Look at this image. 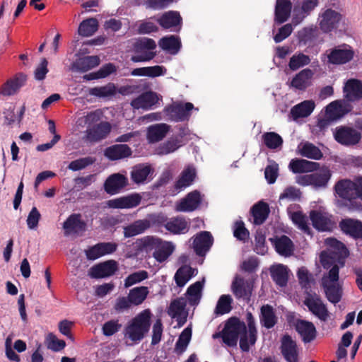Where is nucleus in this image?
<instances>
[{"instance_id": "obj_1", "label": "nucleus", "mask_w": 362, "mask_h": 362, "mask_svg": "<svg viewBox=\"0 0 362 362\" xmlns=\"http://www.w3.org/2000/svg\"><path fill=\"white\" fill-rule=\"evenodd\" d=\"M246 321L248 329L245 323L238 317H230L223 328V343L230 347L235 346L240 336V349L244 352L249 351L250 345H254L257 341V330L252 313H247Z\"/></svg>"}, {"instance_id": "obj_2", "label": "nucleus", "mask_w": 362, "mask_h": 362, "mask_svg": "<svg viewBox=\"0 0 362 362\" xmlns=\"http://www.w3.org/2000/svg\"><path fill=\"white\" fill-rule=\"evenodd\" d=\"M151 315L149 310H144L134 317L125 327V337L135 343L141 341L149 331Z\"/></svg>"}, {"instance_id": "obj_3", "label": "nucleus", "mask_w": 362, "mask_h": 362, "mask_svg": "<svg viewBox=\"0 0 362 362\" xmlns=\"http://www.w3.org/2000/svg\"><path fill=\"white\" fill-rule=\"evenodd\" d=\"M156 47L154 40L148 37L137 39L133 45L134 51L136 54L131 57L133 62H148L153 59L156 53L153 50Z\"/></svg>"}, {"instance_id": "obj_4", "label": "nucleus", "mask_w": 362, "mask_h": 362, "mask_svg": "<svg viewBox=\"0 0 362 362\" xmlns=\"http://www.w3.org/2000/svg\"><path fill=\"white\" fill-rule=\"evenodd\" d=\"M331 175L330 170L325 167L315 173L298 176L296 182L303 186L312 185L315 187H325L327 186Z\"/></svg>"}, {"instance_id": "obj_5", "label": "nucleus", "mask_w": 362, "mask_h": 362, "mask_svg": "<svg viewBox=\"0 0 362 362\" xmlns=\"http://www.w3.org/2000/svg\"><path fill=\"white\" fill-rule=\"evenodd\" d=\"M327 52H329L328 62L334 65L345 64L351 62L355 54L353 48L346 44L337 46Z\"/></svg>"}, {"instance_id": "obj_6", "label": "nucleus", "mask_w": 362, "mask_h": 362, "mask_svg": "<svg viewBox=\"0 0 362 362\" xmlns=\"http://www.w3.org/2000/svg\"><path fill=\"white\" fill-rule=\"evenodd\" d=\"M193 108L194 105L191 103H176L165 107L164 112L170 120L176 122H184L189 119L190 111Z\"/></svg>"}, {"instance_id": "obj_7", "label": "nucleus", "mask_w": 362, "mask_h": 362, "mask_svg": "<svg viewBox=\"0 0 362 362\" xmlns=\"http://www.w3.org/2000/svg\"><path fill=\"white\" fill-rule=\"evenodd\" d=\"M334 137L339 144L349 146L359 143L361 139V134L352 127L340 126L336 128Z\"/></svg>"}, {"instance_id": "obj_8", "label": "nucleus", "mask_w": 362, "mask_h": 362, "mask_svg": "<svg viewBox=\"0 0 362 362\" xmlns=\"http://www.w3.org/2000/svg\"><path fill=\"white\" fill-rule=\"evenodd\" d=\"M112 131V125L109 122L101 121L85 132L84 139L90 143H98L105 139Z\"/></svg>"}, {"instance_id": "obj_9", "label": "nucleus", "mask_w": 362, "mask_h": 362, "mask_svg": "<svg viewBox=\"0 0 362 362\" xmlns=\"http://www.w3.org/2000/svg\"><path fill=\"white\" fill-rule=\"evenodd\" d=\"M341 20V15L339 12L327 8L320 15V28L323 33H328L338 28Z\"/></svg>"}, {"instance_id": "obj_10", "label": "nucleus", "mask_w": 362, "mask_h": 362, "mask_svg": "<svg viewBox=\"0 0 362 362\" xmlns=\"http://www.w3.org/2000/svg\"><path fill=\"white\" fill-rule=\"evenodd\" d=\"M341 231L355 240H362V221L352 218H342L339 223Z\"/></svg>"}, {"instance_id": "obj_11", "label": "nucleus", "mask_w": 362, "mask_h": 362, "mask_svg": "<svg viewBox=\"0 0 362 362\" xmlns=\"http://www.w3.org/2000/svg\"><path fill=\"white\" fill-rule=\"evenodd\" d=\"M117 270L118 263L110 259L93 266L88 275L93 279H102L114 275Z\"/></svg>"}, {"instance_id": "obj_12", "label": "nucleus", "mask_w": 362, "mask_h": 362, "mask_svg": "<svg viewBox=\"0 0 362 362\" xmlns=\"http://www.w3.org/2000/svg\"><path fill=\"white\" fill-rule=\"evenodd\" d=\"M128 185L126 176L120 173H114L105 180L103 187L107 194L114 195L119 193Z\"/></svg>"}, {"instance_id": "obj_13", "label": "nucleus", "mask_w": 362, "mask_h": 362, "mask_svg": "<svg viewBox=\"0 0 362 362\" xmlns=\"http://www.w3.org/2000/svg\"><path fill=\"white\" fill-rule=\"evenodd\" d=\"M26 81L27 76L22 72H19L1 86L0 93L4 96L13 95L19 91L21 88L25 85Z\"/></svg>"}, {"instance_id": "obj_14", "label": "nucleus", "mask_w": 362, "mask_h": 362, "mask_svg": "<svg viewBox=\"0 0 362 362\" xmlns=\"http://www.w3.org/2000/svg\"><path fill=\"white\" fill-rule=\"evenodd\" d=\"M303 303L308 310L322 321H326L329 316V313L326 305L323 303L321 298L318 296L315 297L309 295L307 296Z\"/></svg>"}, {"instance_id": "obj_15", "label": "nucleus", "mask_w": 362, "mask_h": 362, "mask_svg": "<svg viewBox=\"0 0 362 362\" xmlns=\"http://www.w3.org/2000/svg\"><path fill=\"white\" fill-rule=\"evenodd\" d=\"M334 192L341 199L346 200L353 196H357L359 190V183L349 179L340 180L334 185Z\"/></svg>"}, {"instance_id": "obj_16", "label": "nucleus", "mask_w": 362, "mask_h": 362, "mask_svg": "<svg viewBox=\"0 0 362 362\" xmlns=\"http://www.w3.org/2000/svg\"><path fill=\"white\" fill-rule=\"evenodd\" d=\"M281 353L286 362H298V349L296 341L288 335L281 339Z\"/></svg>"}, {"instance_id": "obj_17", "label": "nucleus", "mask_w": 362, "mask_h": 362, "mask_svg": "<svg viewBox=\"0 0 362 362\" xmlns=\"http://www.w3.org/2000/svg\"><path fill=\"white\" fill-rule=\"evenodd\" d=\"M318 0H303L301 6H295L292 23L295 25L300 23L318 6Z\"/></svg>"}, {"instance_id": "obj_18", "label": "nucleus", "mask_w": 362, "mask_h": 362, "mask_svg": "<svg viewBox=\"0 0 362 362\" xmlns=\"http://www.w3.org/2000/svg\"><path fill=\"white\" fill-rule=\"evenodd\" d=\"M214 238L209 231L198 233L193 242V247L199 256H204L213 245Z\"/></svg>"}, {"instance_id": "obj_19", "label": "nucleus", "mask_w": 362, "mask_h": 362, "mask_svg": "<svg viewBox=\"0 0 362 362\" xmlns=\"http://www.w3.org/2000/svg\"><path fill=\"white\" fill-rule=\"evenodd\" d=\"M344 97L349 102L362 100V81L358 79H349L343 89Z\"/></svg>"}, {"instance_id": "obj_20", "label": "nucleus", "mask_w": 362, "mask_h": 362, "mask_svg": "<svg viewBox=\"0 0 362 362\" xmlns=\"http://www.w3.org/2000/svg\"><path fill=\"white\" fill-rule=\"evenodd\" d=\"M63 228L67 233H84L87 229L86 222L81 214H72L63 223Z\"/></svg>"}, {"instance_id": "obj_21", "label": "nucleus", "mask_w": 362, "mask_h": 362, "mask_svg": "<svg viewBox=\"0 0 362 362\" xmlns=\"http://www.w3.org/2000/svg\"><path fill=\"white\" fill-rule=\"evenodd\" d=\"M141 201V195L134 193L128 196L111 199L108 202V206L113 209H131L139 206Z\"/></svg>"}, {"instance_id": "obj_22", "label": "nucleus", "mask_w": 362, "mask_h": 362, "mask_svg": "<svg viewBox=\"0 0 362 362\" xmlns=\"http://www.w3.org/2000/svg\"><path fill=\"white\" fill-rule=\"evenodd\" d=\"M201 195L197 190L187 194L185 198L176 206L177 211L189 212L196 210L201 204Z\"/></svg>"}, {"instance_id": "obj_23", "label": "nucleus", "mask_w": 362, "mask_h": 362, "mask_svg": "<svg viewBox=\"0 0 362 362\" xmlns=\"http://www.w3.org/2000/svg\"><path fill=\"white\" fill-rule=\"evenodd\" d=\"M319 167L318 163L300 158L292 159L288 165L289 170L295 174L313 172L317 170Z\"/></svg>"}, {"instance_id": "obj_24", "label": "nucleus", "mask_w": 362, "mask_h": 362, "mask_svg": "<svg viewBox=\"0 0 362 362\" xmlns=\"http://www.w3.org/2000/svg\"><path fill=\"white\" fill-rule=\"evenodd\" d=\"M296 329L304 343H310L316 338V328L311 322L299 320L296 323Z\"/></svg>"}, {"instance_id": "obj_25", "label": "nucleus", "mask_w": 362, "mask_h": 362, "mask_svg": "<svg viewBox=\"0 0 362 362\" xmlns=\"http://www.w3.org/2000/svg\"><path fill=\"white\" fill-rule=\"evenodd\" d=\"M132 151L127 144H115L105 148L104 155L110 160H117L132 156Z\"/></svg>"}, {"instance_id": "obj_26", "label": "nucleus", "mask_w": 362, "mask_h": 362, "mask_svg": "<svg viewBox=\"0 0 362 362\" xmlns=\"http://www.w3.org/2000/svg\"><path fill=\"white\" fill-rule=\"evenodd\" d=\"M167 230L173 234H185L189 230V224L185 217L176 216L168 220L164 224Z\"/></svg>"}, {"instance_id": "obj_27", "label": "nucleus", "mask_w": 362, "mask_h": 362, "mask_svg": "<svg viewBox=\"0 0 362 362\" xmlns=\"http://www.w3.org/2000/svg\"><path fill=\"white\" fill-rule=\"evenodd\" d=\"M292 4L290 0H277L275 12L274 21L277 24H282L287 21L291 16Z\"/></svg>"}, {"instance_id": "obj_28", "label": "nucleus", "mask_w": 362, "mask_h": 362, "mask_svg": "<svg viewBox=\"0 0 362 362\" xmlns=\"http://www.w3.org/2000/svg\"><path fill=\"white\" fill-rule=\"evenodd\" d=\"M158 102L157 94L152 91L142 93L136 98L132 100L131 105L134 109L148 110Z\"/></svg>"}, {"instance_id": "obj_29", "label": "nucleus", "mask_w": 362, "mask_h": 362, "mask_svg": "<svg viewBox=\"0 0 362 362\" xmlns=\"http://www.w3.org/2000/svg\"><path fill=\"white\" fill-rule=\"evenodd\" d=\"M250 212L253 217V223L259 226L264 223L267 220L270 213V209L267 203L259 201L252 206Z\"/></svg>"}, {"instance_id": "obj_30", "label": "nucleus", "mask_w": 362, "mask_h": 362, "mask_svg": "<svg viewBox=\"0 0 362 362\" xmlns=\"http://www.w3.org/2000/svg\"><path fill=\"white\" fill-rule=\"evenodd\" d=\"M259 321L262 326L267 329L273 328L278 322L274 308L269 305H264L260 308Z\"/></svg>"}, {"instance_id": "obj_31", "label": "nucleus", "mask_w": 362, "mask_h": 362, "mask_svg": "<svg viewBox=\"0 0 362 362\" xmlns=\"http://www.w3.org/2000/svg\"><path fill=\"white\" fill-rule=\"evenodd\" d=\"M187 305L186 300L184 298H177L173 300L169 307V315L173 318H177L179 327L182 326L187 321V316L182 317L185 307Z\"/></svg>"}, {"instance_id": "obj_32", "label": "nucleus", "mask_w": 362, "mask_h": 362, "mask_svg": "<svg viewBox=\"0 0 362 362\" xmlns=\"http://www.w3.org/2000/svg\"><path fill=\"white\" fill-rule=\"evenodd\" d=\"M182 17L179 12L175 11H169L165 12L159 18L157 22L163 29H171L182 24Z\"/></svg>"}, {"instance_id": "obj_33", "label": "nucleus", "mask_w": 362, "mask_h": 362, "mask_svg": "<svg viewBox=\"0 0 362 362\" xmlns=\"http://www.w3.org/2000/svg\"><path fill=\"white\" fill-rule=\"evenodd\" d=\"M151 227V221L148 219H140L124 228V238H132L144 233Z\"/></svg>"}, {"instance_id": "obj_34", "label": "nucleus", "mask_w": 362, "mask_h": 362, "mask_svg": "<svg viewBox=\"0 0 362 362\" xmlns=\"http://www.w3.org/2000/svg\"><path fill=\"white\" fill-rule=\"evenodd\" d=\"M310 218L315 228L320 231H327L332 228V221L321 211L313 210L310 213Z\"/></svg>"}, {"instance_id": "obj_35", "label": "nucleus", "mask_w": 362, "mask_h": 362, "mask_svg": "<svg viewBox=\"0 0 362 362\" xmlns=\"http://www.w3.org/2000/svg\"><path fill=\"white\" fill-rule=\"evenodd\" d=\"M313 76L311 69H305L293 78L291 85L298 90H304L310 85Z\"/></svg>"}, {"instance_id": "obj_36", "label": "nucleus", "mask_w": 362, "mask_h": 362, "mask_svg": "<svg viewBox=\"0 0 362 362\" xmlns=\"http://www.w3.org/2000/svg\"><path fill=\"white\" fill-rule=\"evenodd\" d=\"M272 280L280 287H285L288 280V268L283 264L273 266L270 269Z\"/></svg>"}, {"instance_id": "obj_37", "label": "nucleus", "mask_w": 362, "mask_h": 362, "mask_svg": "<svg viewBox=\"0 0 362 362\" xmlns=\"http://www.w3.org/2000/svg\"><path fill=\"white\" fill-rule=\"evenodd\" d=\"M321 285L324 289L326 298L330 303L335 305L341 300L343 294L341 285L339 284H327L326 281L324 282V284Z\"/></svg>"}, {"instance_id": "obj_38", "label": "nucleus", "mask_w": 362, "mask_h": 362, "mask_svg": "<svg viewBox=\"0 0 362 362\" xmlns=\"http://www.w3.org/2000/svg\"><path fill=\"white\" fill-rule=\"evenodd\" d=\"M231 289L236 298H248L251 291L249 284L243 278L236 277L232 283Z\"/></svg>"}, {"instance_id": "obj_39", "label": "nucleus", "mask_w": 362, "mask_h": 362, "mask_svg": "<svg viewBox=\"0 0 362 362\" xmlns=\"http://www.w3.org/2000/svg\"><path fill=\"white\" fill-rule=\"evenodd\" d=\"M169 129L170 126L164 123L151 125L148 128V139L151 142L160 141L166 136Z\"/></svg>"}, {"instance_id": "obj_40", "label": "nucleus", "mask_w": 362, "mask_h": 362, "mask_svg": "<svg viewBox=\"0 0 362 362\" xmlns=\"http://www.w3.org/2000/svg\"><path fill=\"white\" fill-rule=\"evenodd\" d=\"M274 243L276 251L284 256L290 255L293 251V244L291 240L286 235H282L279 238L270 239Z\"/></svg>"}, {"instance_id": "obj_41", "label": "nucleus", "mask_w": 362, "mask_h": 362, "mask_svg": "<svg viewBox=\"0 0 362 362\" xmlns=\"http://www.w3.org/2000/svg\"><path fill=\"white\" fill-rule=\"evenodd\" d=\"M196 177L195 169L191 167L185 168L180 174L178 180L175 184V189L180 192L190 186Z\"/></svg>"}, {"instance_id": "obj_42", "label": "nucleus", "mask_w": 362, "mask_h": 362, "mask_svg": "<svg viewBox=\"0 0 362 362\" xmlns=\"http://www.w3.org/2000/svg\"><path fill=\"white\" fill-rule=\"evenodd\" d=\"M158 45L160 48L171 54H176L181 48V42L178 37L170 35L162 37Z\"/></svg>"}, {"instance_id": "obj_43", "label": "nucleus", "mask_w": 362, "mask_h": 362, "mask_svg": "<svg viewBox=\"0 0 362 362\" xmlns=\"http://www.w3.org/2000/svg\"><path fill=\"white\" fill-rule=\"evenodd\" d=\"M174 250L175 247L172 243L163 240L152 255L157 262L161 263L172 255Z\"/></svg>"}, {"instance_id": "obj_44", "label": "nucleus", "mask_w": 362, "mask_h": 362, "mask_svg": "<svg viewBox=\"0 0 362 362\" xmlns=\"http://www.w3.org/2000/svg\"><path fill=\"white\" fill-rule=\"evenodd\" d=\"M315 103L312 100H305L292 107L291 114L295 118L309 116L315 108Z\"/></svg>"}, {"instance_id": "obj_45", "label": "nucleus", "mask_w": 362, "mask_h": 362, "mask_svg": "<svg viewBox=\"0 0 362 362\" xmlns=\"http://www.w3.org/2000/svg\"><path fill=\"white\" fill-rule=\"evenodd\" d=\"M195 269L190 266H182L174 276V279L177 286L183 287L188 281L194 275Z\"/></svg>"}, {"instance_id": "obj_46", "label": "nucleus", "mask_w": 362, "mask_h": 362, "mask_svg": "<svg viewBox=\"0 0 362 362\" xmlns=\"http://www.w3.org/2000/svg\"><path fill=\"white\" fill-rule=\"evenodd\" d=\"M151 173V168L149 165L139 164L135 165L131 171V179L136 184L144 182Z\"/></svg>"}, {"instance_id": "obj_47", "label": "nucleus", "mask_w": 362, "mask_h": 362, "mask_svg": "<svg viewBox=\"0 0 362 362\" xmlns=\"http://www.w3.org/2000/svg\"><path fill=\"white\" fill-rule=\"evenodd\" d=\"M203 286L204 281H199L192 284L187 288L186 295L187 296V300L189 305H195L199 303L202 296Z\"/></svg>"}, {"instance_id": "obj_48", "label": "nucleus", "mask_w": 362, "mask_h": 362, "mask_svg": "<svg viewBox=\"0 0 362 362\" xmlns=\"http://www.w3.org/2000/svg\"><path fill=\"white\" fill-rule=\"evenodd\" d=\"M100 62V58L96 55L86 56L78 59L75 63V66L77 70L86 72L98 66Z\"/></svg>"}, {"instance_id": "obj_49", "label": "nucleus", "mask_w": 362, "mask_h": 362, "mask_svg": "<svg viewBox=\"0 0 362 362\" xmlns=\"http://www.w3.org/2000/svg\"><path fill=\"white\" fill-rule=\"evenodd\" d=\"M148 293V287L138 286L130 289L128 296L132 305L136 306L141 305L146 299Z\"/></svg>"}, {"instance_id": "obj_50", "label": "nucleus", "mask_w": 362, "mask_h": 362, "mask_svg": "<svg viewBox=\"0 0 362 362\" xmlns=\"http://www.w3.org/2000/svg\"><path fill=\"white\" fill-rule=\"evenodd\" d=\"M98 28V21L96 18H90L83 21L78 27V33L83 37L93 35Z\"/></svg>"}, {"instance_id": "obj_51", "label": "nucleus", "mask_w": 362, "mask_h": 362, "mask_svg": "<svg viewBox=\"0 0 362 362\" xmlns=\"http://www.w3.org/2000/svg\"><path fill=\"white\" fill-rule=\"evenodd\" d=\"M102 117V111L98 109L88 112L86 115L78 118L77 123L79 126L86 125L88 128H90L101 122Z\"/></svg>"}, {"instance_id": "obj_52", "label": "nucleus", "mask_w": 362, "mask_h": 362, "mask_svg": "<svg viewBox=\"0 0 362 362\" xmlns=\"http://www.w3.org/2000/svg\"><path fill=\"white\" fill-rule=\"evenodd\" d=\"M319 36V30L316 26L306 27L298 32V39L304 45L315 41Z\"/></svg>"}, {"instance_id": "obj_53", "label": "nucleus", "mask_w": 362, "mask_h": 362, "mask_svg": "<svg viewBox=\"0 0 362 362\" xmlns=\"http://www.w3.org/2000/svg\"><path fill=\"white\" fill-rule=\"evenodd\" d=\"M264 145L269 149H276L283 144L281 136L276 132H265L262 136Z\"/></svg>"}, {"instance_id": "obj_54", "label": "nucleus", "mask_w": 362, "mask_h": 362, "mask_svg": "<svg viewBox=\"0 0 362 362\" xmlns=\"http://www.w3.org/2000/svg\"><path fill=\"white\" fill-rule=\"evenodd\" d=\"M141 250L146 252L155 251L163 240L153 235H147L139 240Z\"/></svg>"}, {"instance_id": "obj_55", "label": "nucleus", "mask_w": 362, "mask_h": 362, "mask_svg": "<svg viewBox=\"0 0 362 362\" xmlns=\"http://www.w3.org/2000/svg\"><path fill=\"white\" fill-rule=\"evenodd\" d=\"M300 154L303 157L314 160H320L323 156L320 148L309 142L303 144L302 148L300 149Z\"/></svg>"}, {"instance_id": "obj_56", "label": "nucleus", "mask_w": 362, "mask_h": 362, "mask_svg": "<svg viewBox=\"0 0 362 362\" xmlns=\"http://www.w3.org/2000/svg\"><path fill=\"white\" fill-rule=\"evenodd\" d=\"M233 299L230 295H222L220 296L216 308L215 313L217 315H223L231 311Z\"/></svg>"}, {"instance_id": "obj_57", "label": "nucleus", "mask_w": 362, "mask_h": 362, "mask_svg": "<svg viewBox=\"0 0 362 362\" xmlns=\"http://www.w3.org/2000/svg\"><path fill=\"white\" fill-rule=\"evenodd\" d=\"M291 220L293 223L305 233L310 234V228L308 226L307 216L300 211H294L291 214Z\"/></svg>"}, {"instance_id": "obj_58", "label": "nucleus", "mask_w": 362, "mask_h": 362, "mask_svg": "<svg viewBox=\"0 0 362 362\" xmlns=\"http://www.w3.org/2000/svg\"><path fill=\"white\" fill-rule=\"evenodd\" d=\"M115 86L113 83H109L106 86L94 87L89 90V94L98 98H105L113 95L115 93Z\"/></svg>"}, {"instance_id": "obj_59", "label": "nucleus", "mask_w": 362, "mask_h": 362, "mask_svg": "<svg viewBox=\"0 0 362 362\" xmlns=\"http://www.w3.org/2000/svg\"><path fill=\"white\" fill-rule=\"evenodd\" d=\"M148 277V273L146 270L135 272L126 277L124 279V288H129L132 286L139 284Z\"/></svg>"}, {"instance_id": "obj_60", "label": "nucleus", "mask_w": 362, "mask_h": 362, "mask_svg": "<svg viewBox=\"0 0 362 362\" xmlns=\"http://www.w3.org/2000/svg\"><path fill=\"white\" fill-rule=\"evenodd\" d=\"M192 337V329L186 327L179 336L177 341L175 343V350L177 352L182 353L187 349L188 344Z\"/></svg>"}, {"instance_id": "obj_61", "label": "nucleus", "mask_w": 362, "mask_h": 362, "mask_svg": "<svg viewBox=\"0 0 362 362\" xmlns=\"http://www.w3.org/2000/svg\"><path fill=\"white\" fill-rule=\"evenodd\" d=\"M310 59L303 53L293 55L289 61L288 66L292 71H296L300 67L309 64Z\"/></svg>"}, {"instance_id": "obj_62", "label": "nucleus", "mask_w": 362, "mask_h": 362, "mask_svg": "<svg viewBox=\"0 0 362 362\" xmlns=\"http://www.w3.org/2000/svg\"><path fill=\"white\" fill-rule=\"evenodd\" d=\"M181 141L178 139H170L161 144L158 151L160 155H167L175 151L181 146Z\"/></svg>"}, {"instance_id": "obj_63", "label": "nucleus", "mask_w": 362, "mask_h": 362, "mask_svg": "<svg viewBox=\"0 0 362 362\" xmlns=\"http://www.w3.org/2000/svg\"><path fill=\"white\" fill-rule=\"evenodd\" d=\"M95 161V158L90 156L81 158L71 161L69 164L68 168L73 171L80 170L84 169L90 165L93 164Z\"/></svg>"}, {"instance_id": "obj_64", "label": "nucleus", "mask_w": 362, "mask_h": 362, "mask_svg": "<svg viewBox=\"0 0 362 362\" xmlns=\"http://www.w3.org/2000/svg\"><path fill=\"white\" fill-rule=\"evenodd\" d=\"M339 279V267L337 264L333 265L328 273L323 275L321 284L326 281L327 284H338Z\"/></svg>"}]
</instances>
